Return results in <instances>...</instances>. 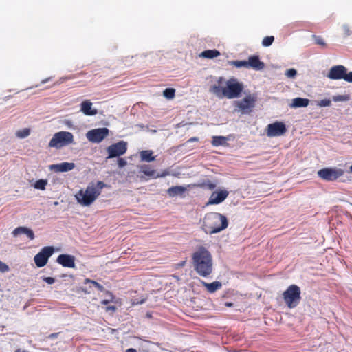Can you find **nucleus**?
Instances as JSON below:
<instances>
[{"label":"nucleus","instance_id":"1","mask_svg":"<svg viewBox=\"0 0 352 352\" xmlns=\"http://www.w3.org/2000/svg\"><path fill=\"white\" fill-rule=\"evenodd\" d=\"M192 265L195 272L201 277H208L213 272L212 256L205 247L199 246L192 254Z\"/></svg>","mask_w":352,"mask_h":352},{"label":"nucleus","instance_id":"2","mask_svg":"<svg viewBox=\"0 0 352 352\" xmlns=\"http://www.w3.org/2000/svg\"><path fill=\"white\" fill-rule=\"evenodd\" d=\"M223 78L220 77L218 79V84L211 87L210 91L219 98L226 97L228 99L238 98L243 90V85L238 81L236 78H231L226 82V86L221 87Z\"/></svg>","mask_w":352,"mask_h":352},{"label":"nucleus","instance_id":"3","mask_svg":"<svg viewBox=\"0 0 352 352\" xmlns=\"http://www.w3.org/2000/svg\"><path fill=\"white\" fill-rule=\"evenodd\" d=\"M228 226L227 217L218 212H208L202 220L201 229L208 234L219 233Z\"/></svg>","mask_w":352,"mask_h":352},{"label":"nucleus","instance_id":"4","mask_svg":"<svg viewBox=\"0 0 352 352\" xmlns=\"http://www.w3.org/2000/svg\"><path fill=\"white\" fill-rule=\"evenodd\" d=\"M107 185L101 181L89 183L85 190H80L75 195L78 203L84 206L91 205L101 194Z\"/></svg>","mask_w":352,"mask_h":352},{"label":"nucleus","instance_id":"5","mask_svg":"<svg viewBox=\"0 0 352 352\" xmlns=\"http://www.w3.org/2000/svg\"><path fill=\"white\" fill-rule=\"evenodd\" d=\"M300 294V287L296 285H291L283 292V298L287 306L292 309L299 304L301 299Z\"/></svg>","mask_w":352,"mask_h":352},{"label":"nucleus","instance_id":"6","mask_svg":"<svg viewBox=\"0 0 352 352\" xmlns=\"http://www.w3.org/2000/svg\"><path fill=\"white\" fill-rule=\"evenodd\" d=\"M74 142V135L69 131H60L56 133L51 139L49 146L56 148H60L69 145Z\"/></svg>","mask_w":352,"mask_h":352},{"label":"nucleus","instance_id":"7","mask_svg":"<svg viewBox=\"0 0 352 352\" xmlns=\"http://www.w3.org/2000/svg\"><path fill=\"white\" fill-rule=\"evenodd\" d=\"M327 77L331 80L343 79L352 82V72H348L347 69L341 65L333 66L329 71Z\"/></svg>","mask_w":352,"mask_h":352},{"label":"nucleus","instance_id":"8","mask_svg":"<svg viewBox=\"0 0 352 352\" xmlns=\"http://www.w3.org/2000/svg\"><path fill=\"white\" fill-rule=\"evenodd\" d=\"M256 97L253 94H248L241 100L235 101L236 110L242 113H249L255 106Z\"/></svg>","mask_w":352,"mask_h":352},{"label":"nucleus","instance_id":"9","mask_svg":"<svg viewBox=\"0 0 352 352\" xmlns=\"http://www.w3.org/2000/svg\"><path fill=\"white\" fill-rule=\"evenodd\" d=\"M343 174L342 169L336 168H324L318 171V177L327 182L335 181Z\"/></svg>","mask_w":352,"mask_h":352},{"label":"nucleus","instance_id":"10","mask_svg":"<svg viewBox=\"0 0 352 352\" xmlns=\"http://www.w3.org/2000/svg\"><path fill=\"white\" fill-rule=\"evenodd\" d=\"M54 250L52 246H46L43 248L41 251L34 256V261L38 267L45 266L49 258L52 255Z\"/></svg>","mask_w":352,"mask_h":352},{"label":"nucleus","instance_id":"11","mask_svg":"<svg viewBox=\"0 0 352 352\" xmlns=\"http://www.w3.org/2000/svg\"><path fill=\"white\" fill-rule=\"evenodd\" d=\"M127 150V144L126 142L120 141L119 142L113 144L107 147V151L108 153L107 159L120 157L124 155Z\"/></svg>","mask_w":352,"mask_h":352},{"label":"nucleus","instance_id":"12","mask_svg":"<svg viewBox=\"0 0 352 352\" xmlns=\"http://www.w3.org/2000/svg\"><path fill=\"white\" fill-rule=\"evenodd\" d=\"M287 131L285 124L282 122H275L267 126L266 133L268 137H277L284 135Z\"/></svg>","mask_w":352,"mask_h":352},{"label":"nucleus","instance_id":"13","mask_svg":"<svg viewBox=\"0 0 352 352\" xmlns=\"http://www.w3.org/2000/svg\"><path fill=\"white\" fill-rule=\"evenodd\" d=\"M109 132L107 128L92 129L87 132V138L91 142L99 143L109 135Z\"/></svg>","mask_w":352,"mask_h":352},{"label":"nucleus","instance_id":"14","mask_svg":"<svg viewBox=\"0 0 352 352\" xmlns=\"http://www.w3.org/2000/svg\"><path fill=\"white\" fill-rule=\"evenodd\" d=\"M229 192L226 190H221L213 192L208 201L207 205H216L223 202L228 196Z\"/></svg>","mask_w":352,"mask_h":352},{"label":"nucleus","instance_id":"15","mask_svg":"<svg viewBox=\"0 0 352 352\" xmlns=\"http://www.w3.org/2000/svg\"><path fill=\"white\" fill-rule=\"evenodd\" d=\"M56 262L65 267H75V257L73 255L62 254L56 259Z\"/></svg>","mask_w":352,"mask_h":352},{"label":"nucleus","instance_id":"16","mask_svg":"<svg viewBox=\"0 0 352 352\" xmlns=\"http://www.w3.org/2000/svg\"><path fill=\"white\" fill-rule=\"evenodd\" d=\"M247 63L248 68H252L255 70H261L265 67L264 63L260 60L259 56L257 55L250 56Z\"/></svg>","mask_w":352,"mask_h":352},{"label":"nucleus","instance_id":"17","mask_svg":"<svg viewBox=\"0 0 352 352\" xmlns=\"http://www.w3.org/2000/svg\"><path fill=\"white\" fill-rule=\"evenodd\" d=\"M75 167L74 163L70 162H63L56 164H52L50 166V170H54L55 172H67L73 170Z\"/></svg>","mask_w":352,"mask_h":352},{"label":"nucleus","instance_id":"18","mask_svg":"<svg viewBox=\"0 0 352 352\" xmlns=\"http://www.w3.org/2000/svg\"><path fill=\"white\" fill-rule=\"evenodd\" d=\"M140 173H142L144 175L148 176L149 177H164L168 173H164L162 175H155V171L151 168V167L149 165H142L140 166Z\"/></svg>","mask_w":352,"mask_h":352},{"label":"nucleus","instance_id":"19","mask_svg":"<svg viewBox=\"0 0 352 352\" xmlns=\"http://www.w3.org/2000/svg\"><path fill=\"white\" fill-rule=\"evenodd\" d=\"M91 106L90 100H85L80 104V110L86 116H95L97 114V110L93 109Z\"/></svg>","mask_w":352,"mask_h":352},{"label":"nucleus","instance_id":"20","mask_svg":"<svg viewBox=\"0 0 352 352\" xmlns=\"http://www.w3.org/2000/svg\"><path fill=\"white\" fill-rule=\"evenodd\" d=\"M201 285L206 288L208 292L212 294L222 287V283L219 281H214L208 283L204 280H201Z\"/></svg>","mask_w":352,"mask_h":352},{"label":"nucleus","instance_id":"21","mask_svg":"<svg viewBox=\"0 0 352 352\" xmlns=\"http://www.w3.org/2000/svg\"><path fill=\"white\" fill-rule=\"evenodd\" d=\"M309 104V100L307 98H295L292 100V104H290V107L292 108H300V107H306Z\"/></svg>","mask_w":352,"mask_h":352},{"label":"nucleus","instance_id":"22","mask_svg":"<svg viewBox=\"0 0 352 352\" xmlns=\"http://www.w3.org/2000/svg\"><path fill=\"white\" fill-rule=\"evenodd\" d=\"M186 190V188L182 186H175L169 188L167 190V193L170 197H175L177 195H182Z\"/></svg>","mask_w":352,"mask_h":352},{"label":"nucleus","instance_id":"23","mask_svg":"<svg viewBox=\"0 0 352 352\" xmlns=\"http://www.w3.org/2000/svg\"><path fill=\"white\" fill-rule=\"evenodd\" d=\"M142 161L150 162L155 160V157L153 156V152L151 150L142 151L140 153Z\"/></svg>","mask_w":352,"mask_h":352},{"label":"nucleus","instance_id":"24","mask_svg":"<svg viewBox=\"0 0 352 352\" xmlns=\"http://www.w3.org/2000/svg\"><path fill=\"white\" fill-rule=\"evenodd\" d=\"M220 55L219 51L217 50H206L203 51L199 56L205 58H213Z\"/></svg>","mask_w":352,"mask_h":352},{"label":"nucleus","instance_id":"25","mask_svg":"<svg viewBox=\"0 0 352 352\" xmlns=\"http://www.w3.org/2000/svg\"><path fill=\"white\" fill-rule=\"evenodd\" d=\"M227 138L224 136H213L212 144L214 146L224 145L226 143Z\"/></svg>","mask_w":352,"mask_h":352},{"label":"nucleus","instance_id":"26","mask_svg":"<svg viewBox=\"0 0 352 352\" xmlns=\"http://www.w3.org/2000/svg\"><path fill=\"white\" fill-rule=\"evenodd\" d=\"M230 65L236 68L245 67L248 68L247 60H231L228 62Z\"/></svg>","mask_w":352,"mask_h":352},{"label":"nucleus","instance_id":"27","mask_svg":"<svg viewBox=\"0 0 352 352\" xmlns=\"http://www.w3.org/2000/svg\"><path fill=\"white\" fill-rule=\"evenodd\" d=\"M47 185V180L41 179L37 180L34 183V187L36 189L44 190L45 189Z\"/></svg>","mask_w":352,"mask_h":352},{"label":"nucleus","instance_id":"28","mask_svg":"<svg viewBox=\"0 0 352 352\" xmlns=\"http://www.w3.org/2000/svg\"><path fill=\"white\" fill-rule=\"evenodd\" d=\"M84 283L85 284H87V283H91L92 284L94 287H96L99 291L100 292H105V289L104 287L100 283H98V282L94 280H91L89 278H85V280H84Z\"/></svg>","mask_w":352,"mask_h":352},{"label":"nucleus","instance_id":"29","mask_svg":"<svg viewBox=\"0 0 352 352\" xmlns=\"http://www.w3.org/2000/svg\"><path fill=\"white\" fill-rule=\"evenodd\" d=\"M332 100L336 102H346L350 100V96L349 94L333 96Z\"/></svg>","mask_w":352,"mask_h":352},{"label":"nucleus","instance_id":"30","mask_svg":"<svg viewBox=\"0 0 352 352\" xmlns=\"http://www.w3.org/2000/svg\"><path fill=\"white\" fill-rule=\"evenodd\" d=\"M105 294L107 296H109V300L104 299L101 301V304L104 305H107L110 302H114V300L116 298L115 296L112 294V292L109 291H105Z\"/></svg>","mask_w":352,"mask_h":352},{"label":"nucleus","instance_id":"31","mask_svg":"<svg viewBox=\"0 0 352 352\" xmlns=\"http://www.w3.org/2000/svg\"><path fill=\"white\" fill-rule=\"evenodd\" d=\"M175 90L173 88H166L163 91V95L168 99H172L175 97Z\"/></svg>","mask_w":352,"mask_h":352},{"label":"nucleus","instance_id":"32","mask_svg":"<svg viewBox=\"0 0 352 352\" xmlns=\"http://www.w3.org/2000/svg\"><path fill=\"white\" fill-rule=\"evenodd\" d=\"M274 37L273 36H265L262 41V45L265 47L270 46L274 42Z\"/></svg>","mask_w":352,"mask_h":352},{"label":"nucleus","instance_id":"33","mask_svg":"<svg viewBox=\"0 0 352 352\" xmlns=\"http://www.w3.org/2000/svg\"><path fill=\"white\" fill-rule=\"evenodd\" d=\"M30 133L29 129H23V130L18 131L16 133V136L20 138H25Z\"/></svg>","mask_w":352,"mask_h":352},{"label":"nucleus","instance_id":"34","mask_svg":"<svg viewBox=\"0 0 352 352\" xmlns=\"http://www.w3.org/2000/svg\"><path fill=\"white\" fill-rule=\"evenodd\" d=\"M27 229H28V228H26V227L20 226V227L15 228L12 231V234L14 236H17L19 234H24L25 232V231H27Z\"/></svg>","mask_w":352,"mask_h":352},{"label":"nucleus","instance_id":"35","mask_svg":"<svg viewBox=\"0 0 352 352\" xmlns=\"http://www.w3.org/2000/svg\"><path fill=\"white\" fill-rule=\"evenodd\" d=\"M313 38L314 39L316 44L320 45L322 47L326 46V43H325L324 39L321 36L313 35Z\"/></svg>","mask_w":352,"mask_h":352},{"label":"nucleus","instance_id":"36","mask_svg":"<svg viewBox=\"0 0 352 352\" xmlns=\"http://www.w3.org/2000/svg\"><path fill=\"white\" fill-rule=\"evenodd\" d=\"M201 186L203 188H207L208 190H214L216 188V184L210 182V180H208L205 182H204L201 184Z\"/></svg>","mask_w":352,"mask_h":352},{"label":"nucleus","instance_id":"37","mask_svg":"<svg viewBox=\"0 0 352 352\" xmlns=\"http://www.w3.org/2000/svg\"><path fill=\"white\" fill-rule=\"evenodd\" d=\"M331 104V101L330 99L325 98L318 101V105L320 107H329Z\"/></svg>","mask_w":352,"mask_h":352},{"label":"nucleus","instance_id":"38","mask_svg":"<svg viewBox=\"0 0 352 352\" xmlns=\"http://www.w3.org/2000/svg\"><path fill=\"white\" fill-rule=\"evenodd\" d=\"M297 74V71L295 69H289L285 72V75L290 78H294Z\"/></svg>","mask_w":352,"mask_h":352},{"label":"nucleus","instance_id":"39","mask_svg":"<svg viewBox=\"0 0 352 352\" xmlns=\"http://www.w3.org/2000/svg\"><path fill=\"white\" fill-rule=\"evenodd\" d=\"M8 271H9L8 265L0 261V272H6Z\"/></svg>","mask_w":352,"mask_h":352},{"label":"nucleus","instance_id":"40","mask_svg":"<svg viewBox=\"0 0 352 352\" xmlns=\"http://www.w3.org/2000/svg\"><path fill=\"white\" fill-rule=\"evenodd\" d=\"M24 234H26L27 236L30 239V240H33L34 239V234L33 232V231L28 228L27 229V231H25V232L24 233Z\"/></svg>","mask_w":352,"mask_h":352},{"label":"nucleus","instance_id":"41","mask_svg":"<svg viewBox=\"0 0 352 352\" xmlns=\"http://www.w3.org/2000/svg\"><path fill=\"white\" fill-rule=\"evenodd\" d=\"M24 234H26L27 236L30 239V240H33L34 239V234L33 232V231L28 228L27 229V231H25V232L24 233Z\"/></svg>","mask_w":352,"mask_h":352},{"label":"nucleus","instance_id":"42","mask_svg":"<svg viewBox=\"0 0 352 352\" xmlns=\"http://www.w3.org/2000/svg\"><path fill=\"white\" fill-rule=\"evenodd\" d=\"M116 309H117V308L115 305H109V306H107L105 307L106 312L114 313V312H116Z\"/></svg>","mask_w":352,"mask_h":352},{"label":"nucleus","instance_id":"43","mask_svg":"<svg viewBox=\"0 0 352 352\" xmlns=\"http://www.w3.org/2000/svg\"><path fill=\"white\" fill-rule=\"evenodd\" d=\"M126 161L123 158H119L118 160V164L120 168H122L126 165Z\"/></svg>","mask_w":352,"mask_h":352},{"label":"nucleus","instance_id":"44","mask_svg":"<svg viewBox=\"0 0 352 352\" xmlns=\"http://www.w3.org/2000/svg\"><path fill=\"white\" fill-rule=\"evenodd\" d=\"M43 280L48 284H53L55 282V279L52 277H44Z\"/></svg>","mask_w":352,"mask_h":352},{"label":"nucleus","instance_id":"45","mask_svg":"<svg viewBox=\"0 0 352 352\" xmlns=\"http://www.w3.org/2000/svg\"><path fill=\"white\" fill-rule=\"evenodd\" d=\"M343 29H344L345 36H349L351 34V31L349 26L344 25Z\"/></svg>","mask_w":352,"mask_h":352},{"label":"nucleus","instance_id":"46","mask_svg":"<svg viewBox=\"0 0 352 352\" xmlns=\"http://www.w3.org/2000/svg\"><path fill=\"white\" fill-rule=\"evenodd\" d=\"M60 333H51L48 336H47V338L49 339H54V338H56L58 337V336L59 335Z\"/></svg>","mask_w":352,"mask_h":352},{"label":"nucleus","instance_id":"47","mask_svg":"<svg viewBox=\"0 0 352 352\" xmlns=\"http://www.w3.org/2000/svg\"><path fill=\"white\" fill-rule=\"evenodd\" d=\"M198 140H199V138H198L193 137V138H190V139L188 140V142H197Z\"/></svg>","mask_w":352,"mask_h":352},{"label":"nucleus","instance_id":"48","mask_svg":"<svg viewBox=\"0 0 352 352\" xmlns=\"http://www.w3.org/2000/svg\"><path fill=\"white\" fill-rule=\"evenodd\" d=\"M125 352H137V351L133 348H130L126 349Z\"/></svg>","mask_w":352,"mask_h":352},{"label":"nucleus","instance_id":"49","mask_svg":"<svg viewBox=\"0 0 352 352\" xmlns=\"http://www.w3.org/2000/svg\"><path fill=\"white\" fill-rule=\"evenodd\" d=\"M184 264H185V261L182 262V263L180 264V265H181V266H184Z\"/></svg>","mask_w":352,"mask_h":352},{"label":"nucleus","instance_id":"50","mask_svg":"<svg viewBox=\"0 0 352 352\" xmlns=\"http://www.w3.org/2000/svg\"><path fill=\"white\" fill-rule=\"evenodd\" d=\"M16 352H28V351H20V350H17V351H16Z\"/></svg>","mask_w":352,"mask_h":352},{"label":"nucleus","instance_id":"51","mask_svg":"<svg viewBox=\"0 0 352 352\" xmlns=\"http://www.w3.org/2000/svg\"><path fill=\"white\" fill-rule=\"evenodd\" d=\"M84 292H85V293H87V294H89V293H90V292H87V291H86V290H84Z\"/></svg>","mask_w":352,"mask_h":352},{"label":"nucleus","instance_id":"52","mask_svg":"<svg viewBox=\"0 0 352 352\" xmlns=\"http://www.w3.org/2000/svg\"><path fill=\"white\" fill-rule=\"evenodd\" d=\"M350 170H351V171L352 172V165H351V167H350Z\"/></svg>","mask_w":352,"mask_h":352},{"label":"nucleus","instance_id":"53","mask_svg":"<svg viewBox=\"0 0 352 352\" xmlns=\"http://www.w3.org/2000/svg\"><path fill=\"white\" fill-rule=\"evenodd\" d=\"M47 80H43L42 82H45Z\"/></svg>","mask_w":352,"mask_h":352}]
</instances>
